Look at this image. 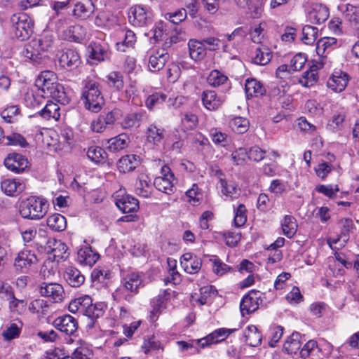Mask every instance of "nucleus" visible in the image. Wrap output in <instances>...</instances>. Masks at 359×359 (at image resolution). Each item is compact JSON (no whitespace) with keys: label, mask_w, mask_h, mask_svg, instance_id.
I'll list each match as a JSON object with an SVG mask.
<instances>
[{"label":"nucleus","mask_w":359,"mask_h":359,"mask_svg":"<svg viewBox=\"0 0 359 359\" xmlns=\"http://www.w3.org/2000/svg\"><path fill=\"white\" fill-rule=\"evenodd\" d=\"M175 179L170 168L168 165H163L161 170V175L154 180V186L160 191L167 194L174 192Z\"/></svg>","instance_id":"obj_8"},{"label":"nucleus","mask_w":359,"mask_h":359,"mask_svg":"<svg viewBox=\"0 0 359 359\" xmlns=\"http://www.w3.org/2000/svg\"><path fill=\"white\" fill-rule=\"evenodd\" d=\"M91 297L88 295L82 296L72 300L69 304V311L71 313L80 312L84 313L86 307L90 304Z\"/></svg>","instance_id":"obj_39"},{"label":"nucleus","mask_w":359,"mask_h":359,"mask_svg":"<svg viewBox=\"0 0 359 359\" xmlns=\"http://www.w3.org/2000/svg\"><path fill=\"white\" fill-rule=\"evenodd\" d=\"M60 108L57 104L48 101L45 106L34 116L39 115L45 120L53 118L57 121L60 117Z\"/></svg>","instance_id":"obj_34"},{"label":"nucleus","mask_w":359,"mask_h":359,"mask_svg":"<svg viewBox=\"0 0 359 359\" xmlns=\"http://www.w3.org/2000/svg\"><path fill=\"white\" fill-rule=\"evenodd\" d=\"M106 308V305L102 302H99L96 304H93V300L91 299L90 304L88 308L86 307V311L83 315L88 316L91 319H96L99 317L102 316L104 314V309Z\"/></svg>","instance_id":"obj_49"},{"label":"nucleus","mask_w":359,"mask_h":359,"mask_svg":"<svg viewBox=\"0 0 359 359\" xmlns=\"http://www.w3.org/2000/svg\"><path fill=\"white\" fill-rule=\"evenodd\" d=\"M94 12V5L90 0H83L75 4L73 13L75 16L85 20Z\"/></svg>","instance_id":"obj_35"},{"label":"nucleus","mask_w":359,"mask_h":359,"mask_svg":"<svg viewBox=\"0 0 359 359\" xmlns=\"http://www.w3.org/2000/svg\"><path fill=\"white\" fill-rule=\"evenodd\" d=\"M81 62L79 53L74 49L64 50L59 57V64L63 68H75Z\"/></svg>","instance_id":"obj_24"},{"label":"nucleus","mask_w":359,"mask_h":359,"mask_svg":"<svg viewBox=\"0 0 359 359\" xmlns=\"http://www.w3.org/2000/svg\"><path fill=\"white\" fill-rule=\"evenodd\" d=\"M296 219L292 215H285L281 221V227L283 234L287 238H292L297 230Z\"/></svg>","instance_id":"obj_43"},{"label":"nucleus","mask_w":359,"mask_h":359,"mask_svg":"<svg viewBox=\"0 0 359 359\" xmlns=\"http://www.w3.org/2000/svg\"><path fill=\"white\" fill-rule=\"evenodd\" d=\"M186 196L189 198L188 201L190 204L196 205L201 201L203 193L197 184H193L191 188L186 191Z\"/></svg>","instance_id":"obj_58"},{"label":"nucleus","mask_w":359,"mask_h":359,"mask_svg":"<svg viewBox=\"0 0 359 359\" xmlns=\"http://www.w3.org/2000/svg\"><path fill=\"white\" fill-rule=\"evenodd\" d=\"M39 292L41 296L55 303L61 302L65 297L63 287L56 283H42L39 288Z\"/></svg>","instance_id":"obj_12"},{"label":"nucleus","mask_w":359,"mask_h":359,"mask_svg":"<svg viewBox=\"0 0 359 359\" xmlns=\"http://www.w3.org/2000/svg\"><path fill=\"white\" fill-rule=\"evenodd\" d=\"M9 297V307L11 311L20 313L25 310L27 302L24 299H18L13 294H10Z\"/></svg>","instance_id":"obj_63"},{"label":"nucleus","mask_w":359,"mask_h":359,"mask_svg":"<svg viewBox=\"0 0 359 359\" xmlns=\"http://www.w3.org/2000/svg\"><path fill=\"white\" fill-rule=\"evenodd\" d=\"M264 0H249L245 6H247L248 11L253 18H259L263 12V1Z\"/></svg>","instance_id":"obj_56"},{"label":"nucleus","mask_w":359,"mask_h":359,"mask_svg":"<svg viewBox=\"0 0 359 359\" xmlns=\"http://www.w3.org/2000/svg\"><path fill=\"white\" fill-rule=\"evenodd\" d=\"M187 18V11L184 9H180L172 13H167L165 14V18L175 25L184 20Z\"/></svg>","instance_id":"obj_64"},{"label":"nucleus","mask_w":359,"mask_h":359,"mask_svg":"<svg viewBox=\"0 0 359 359\" xmlns=\"http://www.w3.org/2000/svg\"><path fill=\"white\" fill-rule=\"evenodd\" d=\"M320 352L317 341L311 339L307 341L300 350V355L302 358L315 357Z\"/></svg>","instance_id":"obj_50"},{"label":"nucleus","mask_w":359,"mask_h":359,"mask_svg":"<svg viewBox=\"0 0 359 359\" xmlns=\"http://www.w3.org/2000/svg\"><path fill=\"white\" fill-rule=\"evenodd\" d=\"M81 99L86 109L95 113L100 111L104 104V98L99 83L91 79L85 80Z\"/></svg>","instance_id":"obj_4"},{"label":"nucleus","mask_w":359,"mask_h":359,"mask_svg":"<svg viewBox=\"0 0 359 359\" xmlns=\"http://www.w3.org/2000/svg\"><path fill=\"white\" fill-rule=\"evenodd\" d=\"M188 48L189 56L195 62L201 61L205 57L207 48L204 45V42L196 39H190L188 42Z\"/></svg>","instance_id":"obj_28"},{"label":"nucleus","mask_w":359,"mask_h":359,"mask_svg":"<svg viewBox=\"0 0 359 359\" xmlns=\"http://www.w3.org/2000/svg\"><path fill=\"white\" fill-rule=\"evenodd\" d=\"M147 116L145 110L140 109L137 111H133L125 114L119 124L123 129L137 128L147 118Z\"/></svg>","instance_id":"obj_14"},{"label":"nucleus","mask_w":359,"mask_h":359,"mask_svg":"<svg viewBox=\"0 0 359 359\" xmlns=\"http://www.w3.org/2000/svg\"><path fill=\"white\" fill-rule=\"evenodd\" d=\"M337 39L332 37H325L320 39L316 44V52L318 55L325 57L326 52L329 53L332 49V46H335Z\"/></svg>","instance_id":"obj_46"},{"label":"nucleus","mask_w":359,"mask_h":359,"mask_svg":"<svg viewBox=\"0 0 359 359\" xmlns=\"http://www.w3.org/2000/svg\"><path fill=\"white\" fill-rule=\"evenodd\" d=\"M263 293L258 290H251L242 299L240 309L243 316L257 311L262 304Z\"/></svg>","instance_id":"obj_9"},{"label":"nucleus","mask_w":359,"mask_h":359,"mask_svg":"<svg viewBox=\"0 0 359 359\" xmlns=\"http://www.w3.org/2000/svg\"><path fill=\"white\" fill-rule=\"evenodd\" d=\"M302 336L299 332H293L284 343L283 349L288 353H296L301 350Z\"/></svg>","instance_id":"obj_38"},{"label":"nucleus","mask_w":359,"mask_h":359,"mask_svg":"<svg viewBox=\"0 0 359 359\" xmlns=\"http://www.w3.org/2000/svg\"><path fill=\"white\" fill-rule=\"evenodd\" d=\"M210 262L212 263V271L217 276H222L233 271L231 266L222 262L216 256H213L212 258L210 259Z\"/></svg>","instance_id":"obj_54"},{"label":"nucleus","mask_w":359,"mask_h":359,"mask_svg":"<svg viewBox=\"0 0 359 359\" xmlns=\"http://www.w3.org/2000/svg\"><path fill=\"white\" fill-rule=\"evenodd\" d=\"M235 330L219 328L204 338L197 339L196 343L201 344V348H203L209 345L221 342L230 334Z\"/></svg>","instance_id":"obj_21"},{"label":"nucleus","mask_w":359,"mask_h":359,"mask_svg":"<svg viewBox=\"0 0 359 359\" xmlns=\"http://www.w3.org/2000/svg\"><path fill=\"white\" fill-rule=\"evenodd\" d=\"M48 207L45 198L31 196L20 203L19 210L23 218L39 220L46 215Z\"/></svg>","instance_id":"obj_3"},{"label":"nucleus","mask_w":359,"mask_h":359,"mask_svg":"<svg viewBox=\"0 0 359 359\" xmlns=\"http://www.w3.org/2000/svg\"><path fill=\"white\" fill-rule=\"evenodd\" d=\"M318 76L316 70L310 69L304 73L299 79V83L304 87H311L318 81Z\"/></svg>","instance_id":"obj_60"},{"label":"nucleus","mask_w":359,"mask_h":359,"mask_svg":"<svg viewBox=\"0 0 359 359\" xmlns=\"http://www.w3.org/2000/svg\"><path fill=\"white\" fill-rule=\"evenodd\" d=\"M140 158L135 154L123 156L117 163V169L120 172L126 173L134 170L140 164Z\"/></svg>","instance_id":"obj_29"},{"label":"nucleus","mask_w":359,"mask_h":359,"mask_svg":"<svg viewBox=\"0 0 359 359\" xmlns=\"http://www.w3.org/2000/svg\"><path fill=\"white\" fill-rule=\"evenodd\" d=\"M108 84L116 89V90H121L124 86L123 76L121 73L118 72H110L107 76Z\"/></svg>","instance_id":"obj_57"},{"label":"nucleus","mask_w":359,"mask_h":359,"mask_svg":"<svg viewBox=\"0 0 359 359\" xmlns=\"http://www.w3.org/2000/svg\"><path fill=\"white\" fill-rule=\"evenodd\" d=\"M135 192L137 195L149 198L152 193V185L149 176L144 173L139 174L135 184Z\"/></svg>","instance_id":"obj_25"},{"label":"nucleus","mask_w":359,"mask_h":359,"mask_svg":"<svg viewBox=\"0 0 359 359\" xmlns=\"http://www.w3.org/2000/svg\"><path fill=\"white\" fill-rule=\"evenodd\" d=\"M88 49L91 58L98 62L108 60L110 57L109 47L105 43L93 41L90 44Z\"/></svg>","instance_id":"obj_27"},{"label":"nucleus","mask_w":359,"mask_h":359,"mask_svg":"<svg viewBox=\"0 0 359 359\" xmlns=\"http://www.w3.org/2000/svg\"><path fill=\"white\" fill-rule=\"evenodd\" d=\"M327 7L321 4H313L308 13V18L311 22L320 24L325 22L329 18Z\"/></svg>","instance_id":"obj_22"},{"label":"nucleus","mask_w":359,"mask_h":359,"mask_svg":"<svg viewBox=\"0 0 359 359\" xmlns=\"http://www.w3.org/2000/svg\"><path fill=\"white\" fill-rule=\"evenodd\" d=\"M272 58V53L266 46H259L256 48L252 61L256 65H266Z\"/></svg>","instance_id":"obj_42"},{"label":"nucleus","mask_w":359,"mask_h":359,"mask_svg":"<svg viewBox=\"0 0 359 359\" xmlns=\"http://www.w3.org/2000/svg\"><path fill=\"white\" fill-rule=\"evenodd\" d=\"M116 205L124 213L134 212L139 209L138 200L131 195H125L118 198Z\"/></svg>","instance_id":"obj_31"},{"label":"nucleus","mask_w":359,"mask_h":359,"mask_svg":"<svg viewBox=\"0 0 359 359\" xmlns=\"http://www.w3.org/2000/svg\"><path fill=\"white\" fill-rule=\"evenodd\" d=\"M219 189L224 200L233 201L240 195V189L237 184L232 180H227L219 177Z\"/></svg>","instance_id":"obj_26"},{"label":"nucleus","mask_w":359,"mask_h":359,"mask_svg":"<svg viewBox=\"0 0 359 359\" xmlns=\"http://www.w3.org/2000/svg\"><path fill=\"white\" fill-rule=\"evenodd\" d=\"M167 95L162 92H155L149 95L145 100V106L147 108L153 111L156 107L159 106L166 101Z\"/></svg>","instance_id":"obj_47"},{"label":"nucleus","mask_w":359,"mask_h":359,"mask_svg":"<svg viewBox=\"0 0 359 359\" xmlns=\"http://www.w3.org/2000/svg\"><path fill=\"white\" fill-rule=\"evenodd\" d=\"M43 102V96H36L31 93H26L24 97V103L28 108L37 109L42 105Z\"/></svg>","instance_id":"obj_61"},{"label":"nucleus","mask_w":359,"mask_h":359,"mask_svg":"<svg viewBox=\"0 0 359 359\" xmlns=\"http://www.w3.org/2000/svg\"><path fill=\"white\" fill-rule=\"evenodd\" d=\"M86 35V29L80 25H69L65 30H62L64 39L70 41L79 42L83 40Z\"/></svg>","instance_id":"obj_30"},{"label":"nucleus","mask_w":359,"mask_h":359,"mask_svg":"<svg viewBox=\"0 0 359 359\" xmlns=\"http://www.w3.org/2000/svg\"><path fill=\"white\" fill-rule=\"evenodd\" d=\"M66 283L71 287H78L85 281V277L81 272L75 266H67L62 274Z\"/></svg>","instance_id":"obj_23"},{"label":"nucleus","mask_w":359,"mask_h":359,"mask_svg":"<svg viewBox=\"0 0 359 359\" xmlns=\"http://www.w3.org/2000/svg\"><path fill=\"white\" fill-rule=\"evenodd\" d=\"M203 106L210 111L219 109L226 100L223 95H218L214 90H205L201 95Z\"/></svg>","instance_id":"obj_20"},{"label":"nucleus","mask_w":359,"mask_h":359,"mask_svg":"<svg viewBox=\"0 0 359 359\" xmlns=\"http://www.w3.org/2000/svg\"><path fill=\"white\" fill-rule=\"evenodd\" d=\"M247 97H259L264 94L265 89L263 85L255 79H248L245 85Z\"/></svg>","instance_id":"obj_40"},{"label":"nucleus","mask_w":359,"mask_h":359,"mask_svg":"<svg viewBox=\"0 0 359 359\" xmlns=\"http://www.w3.org/2000/svg\"><path fill=\"white\" fill-rule=\"evenodd\" d=\"M207 80L210 86L219 87L227 83L228 77L218 70H212L210 73Z\"/></svg>","instance_id":"obj_52"},{"label":"nucleus","mask_w":359,"mask_h":359,"mask_svg":"<svg viewBox=\"0 0 359 359\" xmlns=\"http://www.w3.org/2000/svg\"><path fill=\"white\" fill-rule=\"evenodd\" d=\"M142 277L138 272H129L123 276L121 285L115 291V295L128 302H132L133 297L139 292V289L143 287Z\"/></svg>","instance_id":"obj_5"},{"label":"nucleus","mask_w":359,"mask_h":359,"mask_svg":"<svg viewBox=\"0 0 359 359\" xmlns=\"http://www.w3.org/2000/svg\"><path fill=\"white\" fill-rule=\"evenodd\" d=\"M38 262L34 252L28 250L23 249L20 251L15 258L14 266L17 271L21 273H27L32 266L36 264Z\"/></svg>","instance_id":"obj_10"},{"label":"nucleus","mask_w":359,"mask_h":359,"mask_svg":"<svg viewBox=\"0 0 359 359\" xmlns=\"http://www.w3.org/2000/svg\"><path fill=\"white\" fill-rule=\"evenodd\" d=\"M247 210L243 204H239L236 208H234L233 224L236 227L243 226L247 222Z\"/></svg>","instance_id":"obj_59"},{"label":"nucleus","mask_w":359,"mask_h":359,"mask_svg":"<svg viewBox=\"0 0 359 359\" xmlns=\"http://www.w3.org/2000/svg\"><path fill=\"white\" fill-rule=\"evenodd\" d=\"M36 86L43 93V96H49L57 102L65 104L69 102L64 87L57 83V77L52 71H43L36 79Z\"/></svg>","instance_id":"obj_2"},{"label":"nucleus","mask_w":359,"mask_h":359,"mask_svg":"<svg viewBox=\"0 0 359 359\" xmlns=\"http://www.w3.org/2000/svg\"><path fill=\"white\" fill-rule=\"evenodd\" d=\"M318 29L311 25H306L302 29V41L307 45L313 44L317 39Z\"/></svg>","instance_id":"obj_55"},{"label":"nucleus","mask_w":359,"mask_h":359,"mask_svg":"<svg viewBox=\"0 0 359 359\" xmlns=\"http://www.w3.org/2000/svg\"><path fill=\"white\" fill-rule=\"evenodd\" d=\"M11 22L12 31L16 38L21 41L29 38L34 28V22L29 16L25 13L15 14L11 17Z\"/></svg>","instance_id":"obj_6"},{"label":"nucleus","mask_w":359,"mask_h":359,"mask_svg":"<svg viewBox=\"0 0 359 359\" xmlns=\"http://www.w3.org/2000/svg\"><path fill=\"white\" fill-rule=\"evenodd\" d=\"M170 59L168 50L164 47L154 51L149 56V68L153 72H158Z\"/></svg>","instance_id":"obj_15"},{"label":"nucleus","mask_w":359,"mask_h":359,"mask_svg":"<svg viewBox=\"0 0 359 359\" xmlns=\"http://www.w3.org/2000/svg\"><path fill=\"white\" fill-rule=\"evenodd\" d=\"M129 143L128 135L126 133H121L109 139L107 142V148L112 152H116L126 148Z\"/></svg>","instance_id":"obj_36"},{"label":"nucleus","mask_w":359,"mask_h":359,"mask_svg":"<svg viewBox=\"0 0 359 359\" xmlns=\"http://www.w3.org/2000/svg\"><path fill=\"white\" fill-rule=\"evenodd\" d=\"M100 255L93 251L90 247L81 248L77 252V260L79 263L88 266H93L98 260Z\"/></svg>","instance_id":"obj_33"},{"label":"nucleus","mask_w":359,"mask_h":359,"mask_svg":"<svg viewBox=\"0 0 359 359\" xmlns=\"http://www.w3.org/2000/svg\"><path fill=\"white\" fill-rule=\"evenodd\" d=\"M2 191L8 196H17L25 189V184L22 179H5L1 182Z\"/></svg>","instance_id":"obj_19"},{"label":"nucleus","mask_w":359,"mask_h":359,"mask_svg":"<svg viewBox=\"0 0 359 359\" xmlns=\"http://www.w3.org/2000/svg\"><path fill=\"white\" fill-rule=\"evenodd\" d=\"M128 19L135 27L147 26L151 23L152 13L147 6L135 5L130 8Z\"/></svg>","instance_id":"obj_7"},{"label":"nucleus","mask_w":359,"mask_h":359,"mask_svg":"<svg viewBox=\"0 0 359 359\" xmlns=\"http://www.w3.org/2000/svg\"><path fill=\"white\" fill-rule=\"evenodd\" d=\"M46 224L50 229L55 231H62L67 226L65 217L59 213L50 215L47 218Z\"/></svg>","instance_id":"obj_41"},{"label":"nucleus","mask_w":359,"mask_h":359,"mask_svg":"<svg viewBox=\"0 0 359 359\" xmlns=\"http://www.w3.org/2000/svg\"><path fill=\"white\" fill-rule=\"evenodd\" d=\"M87 156L89 159L95 163H102L105 161L107 153L98 146H91L88 149Z\"/></svg>","instance_id":"obj_53"},{"label":"nucleus","mask_w":359,"mask_h":359,"mask_svg":"<svg viewBox=\"0 0 359 359\" xmlns=\"http://www.w3.org/2000/svg\"><path fill=\"white\" fill-rule=\"evenodd\" d=\"M348 74L341 70H335L327 81V87L334 93L344 91L349 81Z\"/></svg>","instance_id":"obj_13"},{"label":"nucleus","mask_w":359,"mask_h":359,"mask_svg":"<svg viewBox=\"0 0 359 359\" xmlns=\"http://www.w3.org/2000/svg\"><path fill=\"white\" fill-rule=\"evenodd\" d=\"M164 129L154 124L149 125L146 130L145 137L148 143L154 146L160 145L164 138Z\"/></svg>","instance_id":"obj_32"},{"label":"nucleus","mask_w":359,"mask_h":359,"mask_svg":"<svg viewBox=\"0 0 359 359\" xmlns=\"http://www.w3.org/2000/svg\"><path fill=\"white\" fill-rule=\"evenodd\" d=\"M22 329V323H13L7 326L5 330L2 332V337L6 341H11L12 339L18 338Z\"/></svg>","instance_id":"obj_45"},{"label":"nucleus","mask_w":359,"mask_h":359,"mask_svg":"<svg viewBox=\"0 0 359 359\" xmlns=\"http://www.w3.org/2000/svg\"><path fill=\"white\" fill-rule=\"evenodd\" d=\"M170 292L165 290L157 297L152 299L151 302L152 309L150 311V318L152 321L156 320L159 314L166 309V303L170 298Z\"/></svg>","instance_id":"obj_18"},{"label":"nucleus","mask_w":359,"mask_h":359,"mask_svg":"<svg viewBox=\"0 0 359 359\" xmlns=\"http://www.w3.org/2000/svg\"><path fill=\"white\" fill-rule=\"evenodd\" d=\"M53 325L66 335H74L79 327L78 320L71 315L65 314L56 318Z\"/></svg>","instance_id":"obj_11"},{"label":"nucleus","mask_w":359,"mask_h":359,"mask_svg":"<svg viewBox=\"0 0 359 359\" xmlns=\"http://www.w3.org/2000/svg\"><path fill=\"white\" fill-rule=\"evenodd\" d=\"M180 265L186 273L196 274L201 269L202 260L196 255L191 252H187L180 257Z\"/></svg>","instance_id":"obj_16"},{"label":"nucleus","mask_w":359,"mask_h":359,"mask_svg":"<svg viewBox=\"0 0 359 359\" xmlns=\"http://www.w3.org/2000/svg\"><path fill=\"white\" fill-rule=\"evenodd\" d=\"M229 126L233 132L243 134L248 130L249 121L245 118L237 116L230 121Z\"/></svg>","instance_id":"obj_51"},{"label":"nucleus","mask_w":359,"mask_h":359,"mask_svg":"<svg viewBox=\"0 0 359 359\" xmlns=\"http://www.w3.org/2000/svg\"><path fill=\"white\" fill-rule=\"evenodd\" d=\"M210 135L215 144L222 147H225L228 144V135L218 129L212 128L210 131Z\"/></svg>","instance_id":"obj_62"},{"label":"nucleus","mask_w":359,"mask_h":359,"mask_svg":"<svg viewBox=\"0 0 359 359\" xmlns=\"http://www.w3.org/2000/svg\"><path fill=\"white\" fill-rule=\"evenodd\" d=\"M123 40L116 43L117 50L124 52L126 47H132L136 41L135 33L131 30L122 31Z\"/></svg>","instance_id":"obj_48"},{"label":"nucleus","mask_w":359,"mask_h":359,"mask_svg":"<svg viewBox=\"0 0 359 359\" xmlns=\"http://www.w3.org/2000/svg\"><path fill=\"white\" fill-rule=\"evenodd\" d=\"M244 337L247 344L255 347L262 342V334L255 325H251L246 327L244 331Z\"/></svg>","instance_id":"obj_37"},{"label":"nucleus","mask_w":359,"mask_h":359,"mask_svg":"<svg viewBox=\"0 0 359 359\" xmlns=\"http://www.w3.org/2000/svg\"><path fill=\"white\" fill-rule=\"evenodd\" d=\"M343 16L351 25L359 24V6L346 4L341 7Z\"/></svg>","instance_id":"obj_44"},{"label":"nucleus","mask_w":359,"mask_h":359,"mask_svg":"<svg viewBox=\"0 0 359 359\" xmlns=\"http://www.w3.org/2000/svg\"><path fill=\"white\" fill-rule=\"evenodd\" d=\"M53 43V34L48 31L43 32L39 38L32 39L25 45L22 55L34 65H42L47 60L44 53L49 51Z\"/></svg>","instance_id":"obj_1"},{"label":"nucleus","mask_w":359,"mask_h":359,"mask_svg":"<svg viewBox=\"0 0 359 359\" xmlns=\"http://www.w3.org/2000/svg\"><path fill=\"white\" fill-rule=\"evenodd\" d=\"M5 166L16 173L23 172L29 165V161L24 156L13 153L8 155L4 160Z\"/></svg>","instance_id":"obj_17"}]
</instances>
